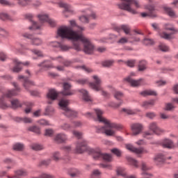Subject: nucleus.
<instances>
[{"label": "nucleus", "instance_id": "8", "mask_svg": "<svg viewBox=\"0 0 178 178\" xmlns=\"http://www.w3.org/2000/svg\"><path fill=\"white\" fill-rule=\"evenodd\" d=\"M58 105L63 111V113L65 116H67V118H76L77 113L67 107L69 105V100L61 99L58 102Z\"/></svg>", "mask_w": 178, "mask_h": 178}, {"label": "nucleus", "instance_id": "61", "mask_svg": "<svg viewBox=\"0 0 178 178\" xmlns=\"http://www.w3.org/2000/svg\"><path fill=\"white\" fill-rule=\"evenodd\" d=\"M156 114L154 112H148L146 113V118H147L148 119H154V118H156Z\"/></svg>", "mask_w": 178, "mask_h": 178}, {"label": "nucleus", "instance_id": "26", "mask_svg": "<svg viewBox=\"0 0 178 178\" xmlns=\"http://www.w3.org/2000/svg\"><path fill=\"white\" fill-rule=\"evenodd\" d=\"M115 30L117 33H120L123 30L125 34H129L130 33V26L129 25H121L120 26L115 27Z\"/></svg>", "mask_w": 178, "mask_h": 178}, {"label": "nucleus", "instance_id": "23", "mask_svg": "<svg viewBox=\"0 0 178 178\" xmlns=\"http://www.w3.org/2000/svg\"><path fill=\"white\" fill-rule=\"evenodd\" d=\"M58 6H60V8H64L65 10H64V14L66 15V13H74V10H73V8H72L70 6V5L67 4V3H65L63 2H60L58 3Z\"/></svg>", "mask_w": 178, "mask_h": 178}, {"label": "nucleus", "instance_id": "21", "mask_svg": "<svg viewBox=\"0 0 178 178\" xmlns=\"http://www.w3.org/2000/svg\"><path fill=\"white\" fill-rule=\"evenodd\" d=\"M47 98L49 99L48 104H52V102L58 98V92L55 89L50 90L47 93Z\"/></svg>", "mask_w": 178, "mask_h": 178}, {"label": "nucleus", "instance_id": "1", "mask_svg": "<svg viewBox=\"0 0 178 178\" xmlns=\"http://www.w3.org/2000/svg\"><path fill=\"white\" fill-rule=\"evenodd\" d=\"M78 27V31H73L69 27L64 26L58 30V34L61 38H67L72 41V47L75 51H81V43L83 44V51L85 54L91 55L95 49V47L91 42L90 38L86 37L80 31H84L83 27Z\"/></svg>", "mask_w": 178, "mask_h": 178}, {"label": "nucleus", "instance_id": "44", "mask_svg": "<svg viewBox=\"0 0 178 178\" xmlns=\"http://www.w3.org/2000/svg\"><path fill=\"white\" fill-rule=\"evenodd\" d=\"M17 122H24V123H31L33 122V120L30 118H16Z\"/></svg>", "mask_w": 178, "mask_h": 178}, {"label": "nucleus", "instance_id": "49", "mask_svg": "<svg viewBox=\"0 0 178 178\" xmlns=\"http://www.w3.org/2000/svg\"><path fill=\"white\" fill-rule=\"evenodd\" d=\"M69 175L71 176V177H76V176L80 175V171L77 169H72V171L69 172Z\"/></svg>", "mask_w": 178, "mask_h": 178}, {"label": "nucleus", "instance_id": "43", "mask_svg": "<svg viewBox=\"0 0 178 178\" xmlns=\"http://www.w3.org/2000/svg\"><path fill=\"white\" fill-rule=\"evenodd\" d=\"M13 149H15V151H23L24 148V145L22 143H15L13 145Z\"/></svg>", "mask_w": 178, "mask_h": 178}, {"label": "nucleus", "instance_id": "47", "mask_svg": "<svg viewBox=\"0 0 178 178\" xmlns=\"http://www.w3.org/2000/svg\"><path fill=\"white\" fill-rule=\"evenodd\" d=\"M0 19L1 20H12L10 16L8 15L6 13H0Z\"/></svg>", "mask_w": 178, "mask_h": 178}, {"label": "nucleus", "instance_id": "17", "mask_svg": "<svg viewBox=\"0 0 178 178\" xmlns=\"http://www.w3.org/2000/svg\"><path fill=\"white\" fill-rule=\"evenodd\" d=\"M133 136H138L143 131V124L140 123L132 124L131 126Z\"/></svg>", "mask_w": 178, "mask_h": 178}, {"label": "nucleus", "instance_id": "37", "mask_svg": "<svg viewBox=\"0 0 178 178\" xmlns=\"http://www.w3.org/2000/svg\"><path fill=\"white\" fill-rule=\"evenodd\" d=\"M70 24L71 26H64L60 27V28L58 29L57 34H58V35L59 37H62V36H60V34H59V29H62L63 27H68L69 29H71L72 30H73V29H72V27H77V24L76 23V21H75L74 19L70 20Z\"/></svg>", "mask_w": 178, "mask_h": 178}, {"label": "nucleus", "instance_id": "38", "mask_svg": "<svg viewBox=\"0 0 178 178\" xmlns=\"http://www.w3.org/2000/svg\"><path fill=\"white\" fill-rule=\"evenodd\" d=\"M113 63H115V61L113 60H108L103 61L102 63L103 67H111V66H113Z\"/></svg>", "mask_w": 178, "mask_h": 178}, {"label": "nucleus", "instance_id": "62", "mask_svg": "<svg viewBox=\"0 0 178 178\" xmlns=\"http://www.w3.org/2000/svg\"><path fill=\"white\" fill-rule=\"evenodd\" d=\"M26 108L25 109V113H30L31 112V106H33V103L29 102L26 104Z\"/></svg>", "mask_w": 178, "mask_h": 178}, {"label": "nucleus", "instance_id": "29", "mask_svg": "<svg viewBox=\"0 0 178 178\" xmlns=\"http://www.w3.org/2000/svg\"><path fill=\"white\" fill-rule=\"evenodd\" d=\"M165 161H166V159H165V156L162 154H158L154 158V162L157 165H162V163H165Z\"/></svg>", "mask_w": 178, "mask_h": 178}, {"label": "nucleus", "instance_id": "4", "mask_svg": "<svg viewBox=\"0 0 178 178\" xmlns=\"http://www.w3.org/2000/svg\"><path fill=\"white\" fill-rule=\"evenodd\" d=\"M13 86L15 87V90H8L0 98V108L1 109H7V108H13V109L22 108V103L17 99H14L10 102L6 101V98H12V97H15L17 94V91H20V88L17 83L13 82Z\"/></svg>", "mask_w": 178, "mask_h": 178}, {"label": "nucleus", "instance_id": "30", "mask_svg": "<svg viewBox=\"0 0 178 178\" xmlns=\"http://www.w3.org/2000/svg\"><path fill=\"white\" fill-rule=\"evenodd\" d=\"M40 67H46V69H54L55 66L48 60H44L42 63L38 65Z\"/></svg>", "mask_w": 178, "mask_h": 178}, {"label": "nucleus", "instance_id": "34", "mask_svg": "<svg viewBox=\"0 0 178 178\" xmlns=\"http://www.w3.org/2000/svg\"><path fill=\"white\" fill-rule=\"evenodd\" d=\"M154 105H155V100H149L147 102H144L142 104V106H143V108H145L146 109H148L149 106H154Z\"/></svg>", "mask_w": 178, "mask_h": 178}, {"label": "nucleus", "instance_id": "50", "mask_svg": "<svg viewBox=\"0 0 178 178\" xmlns=\"http://www.w3.org/2000/svg\"><path fill=\"white\" fill-rule=\"evenodd\" d=\"M159 48L163 52H168V51H169V47H168L166 44L163 43L160 44Z\"/></svg>", "mask_w": 178, "mask_h": 178}, {"label": "nucleus", "instance_id": "52", "mask_svg": "<svg viewBox=\"0 0 178 178\" xmlns=\"http://www.w3.org/2000/svg\"><path fill=\"white\" fill-rule=\"evenodd\" d=\"M101 175V172H99V170H95L91 176L90 178H99V175Z\"/></svg>", "mask_w": 178, "mask_h": 178}, {"label": "nucleus", "instance_id": "46", "mask_svg": "<svg viewBox=\"0 0 178 178\" xmlns=\"http://www.w3.org/2000/svg\"><path fill=\"white\" fill-rule=\"evenodd\" d=\"M18 5L20 6H27L30 5L31 0H17Z\"/></svg>", "mask_w": 178, "mask_h": 178}, {"label": "nucleus", "instance_id": "63", "mask_svg": "<svg viewBox=\"0 0 178 178\" xmlns=\"http://www.w3.org/2000/svg\"><path fill=\"white\" fill-rule=\"evenodd\" d=\"M127 42H129V39H127V38H121L118 41V44H127Z\"/></svg>", "mask_w": 178, "mask_h": 178}, {"label": "nucleus", "instance_id": "6", "mask_svg": "<svg viewBox=\"0 0 178 178\" xmlns=\"http://www.w3.org/2000/svg\"><path fill=\"white\" fill-rule=\"evenodd\" d=\"M148 129L149 131H147L143 134V137L147 140H151L154 134L159 135L161 134V133H163V129L159 128V127H158V123L155 122H150L149 124Z\"/></svg>", "mask_w": 178, "mask_h": 178}, {"label": "nucleus", "instance_id": "28", "mask_svg": "<svg viewBox=\"0 0 178 178\" xmlns=\"http://www.w3.org/2000/svg\"><path fill=\"white\" fill-rule=\"evenodd\" d=\"M164 11L170 16V17H172V19H176L178 17L177 15H176V13L169 7L164 6L163 7Z\"/></svg>", "mask_w": 178, "mask_h": 178}, {"label": "nucleus", "instance_id": "39", "mask_svg": "<svg viewBox=\"0 0 178 178\" xmlns=\"http://www.w3.org/2000/svg\"><path fill=\"white\" fill-rule=\"evenodd\" d=\"M31 148L33 149V151H41L44 149V146L37 143H33L31 145Z\"/></svg>", "mask_w": 178, "mask_h": 178}, {"label": "nucleus", "instance_id": "24", "mask_svg": "<svg viewBox=\"0 0 178 178\" xmlns=\"http://www.w3.org/2000/svg\"><path fill=\"white\" fill-rule=\"evenodd\" d=\"M90 17H92V19H97V15L95 14V13H92L90 15H82L79 17V20L82 23H88V22H90L89 20Z\"/></svg>", "mask_w": 178, "mask_h": 178}, {"label": "nucleus", "instance_id": "27", "mask_svg": "<svg viewBox=\"0 0 178 178\" xmlns=\"http://www.w3.org/2000/svg\"><path fill=\"white\" fill-rule=\"evenodd\" d=\"M149 169H151V168L149 167H148V165H147V163L142 162V163H141V170H142L141 175L142 176H151V174L148 173V170H149Z\"/></svg>", "mask_w": 178, "mask_h": 178}, {"label": "nucleus", "instance_id": "64", "mask_svg": "<svg viewBox=\"0 0 178 178\" xmlns=\"http://www.w3.org/2000/svg\"><path fill=\"white\" fill-rule=\"evenodd\" d=\"M111 152H113V154H115V155H117L118 156H120V155H122V152L118 148H114L111 149Z\"/></svg>", "mask_w": 178, "mask_h": 178}, {"label": "nucleus", "instance_id": "60", "mask_svg": "<svg viewBox=\"0 0 178 178\" xmlns=\"http://www.w3.org/2000/svg\"><path fill=\"white\" fill-rule=\"evenodd\" d=\"M143 44L145 45H152V44H154V40H152V39L145 38L143 40Z\"/></svg>", "mask_w": 178, "mask_h": 178}, {"label": "nucleus", "instance_id": "16", "mask_svg": "<svg viewBox=\"0 0 178 178\" xmlns=\"http://www.w3.org/2000/svg\"><path fill=\"white\" fill-rule=\"evenodd\" d=\"M63 90L61 92V94L63 95L67 96V95H74V94H76V90H72V85L70 83L65 82L63 84Z\"/></svg>", "mask_w": 178, "mask_h": 178}, {"label": "nucleus", "instance_id": "25", "mask_svg": "<svg viewBox=\"0 0 178 178\" xmlns=\"http://www.w3.org/2000/svg\"><path fill=\"white\" fill-rule=\"evenodd\" d=\"M163 148H168L169 149L175 148V144L170 139H164L161 143Z\"/></svg>", "mask_w": 178, "mask_h": 178}, {"label": "nucleus", "instance_id": "41", "mask_svg": "<svg viewBox=\"0 0 178 178\" xmlns=\"http://www.w3.org/2000/svg\"><path fill=\"white\" fill-rule=\"evenodd\" d=\"M127 161L130 165H132V166H134V168H138V161L137 160L131 158V157H127Z\"/></svg>", "mask_w": 178, "mask_h": 178}, {"label": "nucleus", "instance_id": "31", "mask_svg": "<svg viewBox=\"0 0 178 178\" xmlns=\"http://www.w3.org/2000/svg\"><path fill=\"white\" fill-rule=\"evenodd\" d=\"M140 95H143V97H147L148 95H153L154 97H156L158 94L156 93V91L152 90H143L140 92Z\"/></svg>", "mask_w": 178, "mask_h": 178}, {"label": "nucleus", "instance_id": "36", "mask_svg": "<svg viewBox=\"0 0 178 178\" xmlns=\"http://www.w3.org/2000/svg\"><path fill=\"white\" fill-rule=\"evenodd\" d=\"M52 159L56 162H59V161H62V159H63V158L60 156V153L59 152L53 153Z\"/></svg>", "mask_w": 178, "mask_h": 178}, {"label": "nucleus", "instance_id": "3", "mask_svg": "<svg viewBox=\"0 0 178 178\" xmlns=\"http://www.w3.org/2000/svg\"><path fill=\"white\" fill-rule=\"evenodd\" d=\"M75 151L76 154H83V152L88 151L90 155H92L95 161H106V162H111L112 161V156L110 154H103L88 147V143L84 140L76 144Z\"/></svg>", "mask_w": 178, "mask_h": 178}, {"label": "nucleus", "instance_id": "59", "mask_svg": "<svg viewBox=\"0 0 178 178\" xmlns=\"http://www.w3.org/2000/svg\"><path fill=\"white\" fill-rule=\"evenodd\" d=\"M145 8L147 9V10H149V12H150L149 16H155L154 15H152V12H154L155 10V7H154V6H146Z\"/></svg>", "mask_w": 178, "mask_h": 178}, {"label": "nucleus", "instance_id": "55", "mask_svg": "<svg viewBox=\"0 0 178 178\" xmlns=\"http://www.w3.org/2000/svg\"><path fill=\"white\" fill-rule=\"evenodd\" d=\"M176 108L172 103H168L165 104V111H173Z\"/></svg>", "mask_w": 178, "mask_h": 178}, {"label": "nucleus", "instance_id": "14", "mask_svg": "<svg viewBox=\"0 0 178 178\" xmlns=\"http://www.w3.org/2000/svg\"><path fill=\"white\" fill-rule=\"evenodd\" d=\"M127 149L129 151H131V152H134L135 154H137V155H140V154H147L148 152L144 147H135L131 144H127L125 145Z\"/></svg>", "mask_w": 178, "mask_h": 178}, {"label": "nucleus", "instance_id": "5", "mask_svg": "<svg viewBox=\"0 0 178 178\" xmlns=\"http://www.w3.org/2000/svg\"><path fill=\"white\" fill-rule=\"evenodd\" d=\"M122 1H123V3L118 4L119 9L127 10V12H129V13H132V15H136L137 13V11L133 9V8H131V5H134L136 9H138V8H141V6L140 5V1H138V0H122Z\"/></svg>", "mask_w": 178, "mask_h": 178}, {"label": "nucleus", "instance_id": "53", "mask_svg": "<svg viewBox=\"0 0 178 178\" xmlns=\"http://www.w3.org/2000/svg\"><path fill=\"white\" fill-rule=\"evenodd\" d=\"M72 134L78 139H80L83 137V133L76 130L72 131Z\"/></svg>", "mask_w": 178, "mask_h": 178}, {"label": "nucleus", "instance_id": "18", "mask_svg": "<svg viewBox=\"0 0 178 178\" xmlns=\"http://www.w3.org/2000/svg\"><path fill=\"white\" fill-rule=\"evenodd\" d=\"M124 97V95L123 94V92L120 91H115L114 92V97L115 99L120 100V102H119L118 104H115L113 106L114 108H119V106H122V105L123 104V100H122V98H123Z\"/></svg>", "mask_w": 178, "mask_h": 178}, {"label": "nucleus", "instance_id": "42", "mask_svg": "<svg viewBox=\"0 0 178 178\" xmlns=\"http://www.w3.org/2000/svg\"><path fill=\"white\" fill-rule=\"evenodd\" d=\"M1 5H5L6 6H10V8H13L15 6V3L10 2L8 0H0Z\"/></svg>", "mask_w": 178, "mask_h": 178}, {"label": "nucleus", "instance_id": "35", "mask_svg": "<svg viewBox=\"0 0 178 178\" xmlns=\"http://www.w3.org/2000/svg\"><path fill=\"white\" fill-rule=\"evenodd\" d=\"M59 127L60 129H61V130H64L65 131H70L72 129V125L68 123H64L61 124Z\"/></svg>", "mask_w": 178, "mask_h": 178}, {"label": "nucleus", "instance_id": "22", "mask_svg": "<svg viewBox=\"0 0 178 178\" xmlns=\"http://www.w3.org/2000/svg\"><path fill=\"white\" fill-rule=\"evenodd\" d=\"M14 173H15L14 176L13 177L8 176V178H20L23 176H27V175L29 174L27 170L25 169H19V170H15Z\"/></svg>", "mask_w": 178, "mask_h": 178}, {"label": "nucleus", "instance_id": "13", "mask_svg": "<svg viewBox=\"0 0 178 178\" xmlns=\"http://www.w3.org/2000/svg\"><path fill=\"white\" fill-rule=\"evenodd\" d=\"M38 17L41 23H45L46 22L51 26V27H55V26H56V22L54 19L49 18L47 14L38 15Z\"/></svg>", "mask_w": 178, "mask_h": 178}, {"label": "nucleus", "instance_id": "57", "mask_svg": "<svg viewBox=\"0 0 178 178\" xmlns=\"http://www.w3.org/2000/svg\"><path fill=\"white\" fill-rule=\"evenodd\" d=\"M0 35L1 37H8L9 36V32L6 31L5 29L0 28Z\"/></svg>", "mask_w": 178, "mask_h": 178}, {"label": "nucleus", "instance_id": "10", "mask_svg": "<svg viewBox=\"0 0 178 178\" xmlns=\"http://www.w3.org/2000/svg\"><path fill=\"white\" fill-rule=\"evenodd\" d=\"M13 63L15 65L14 67L13 68V72L14 73H19V72H22V69L23 66H30V63L29 61H26V62H20L17 58H14L13 59Z\"/></svg>", "mask_w": 178, "mask_h": 178}, {"label": "nucleus", "instance_id": "45", "mask_svg": "<svg viewBox=\"0 0 178 178\" xmlns=\"http://www.w3.org/2000/svg\"><path fill=\"white\" fill-rule=\"evenodd\" d=\"M117 175L118 176H122V177H126V172H124V168L122 167H118Z\"/></svg>", "mask_w": 178, "mask_h": 178}, {"label": "nucleus", "instance_id": "51", "mask_svg": "<svg viewBox=\"0 0 178 178\" xmlns=\"http://www.w3.org/2000/svg\"><path fill=\"white\" fill-rule=\"evenodd\" d=\"M124 63L129 67H134L136 65V60H129L127 61H125Z\"/></svg>", "mask_w": 178, "mask_h": 178}, {"label": "nucleus", "instance_id": "56", "mask_svg": "<svg viewBox=\"0 0 178 178\" xmlns=\"http://www.w3.org/2000/svg\"><path fill=\"white\" fill-rule=\"evenodd\" d=\"M72 49V47H70L66 44H63L62 43H60V47H59V49H60V51H69V49Z\"/></svg>", "mask_w": 178, "mask_h": 178}, {"label": "nucleus", "instance_id": "20", "mask_svg": "<svg viewBox=\"0 0 178 178\" xmlns=\"http://www.w3.org/2000/svg\"><path fill=\"white\" fill-rule=\"evenodd\" d=\"M54 141L58 143V144H62V143H65L67 141V135L66 134L60 133L55 136Z\"/></svg>", "mask_w": 178, "mask_h": 178}, {"label": "nucleus", "instance_id": "12", "mask_svg": "<svg viewBox=\"0 0 178 178\" xmlns=\"http://www.w3.org/2000/svg\"><path fill=\"white\" fill-rule=\"evenodd\" d=\"M22 37H24V38H28V40H31V43L32 45H35V47L42 45V40L40 39V38H35L31 34L25 33L22 34Z\"/></svg>", "mask_w": 178, "mask_h": 178}, {"label": "nucleus", "instance_id": "11", "mask_svg": "<svg viewBox=\"0 0 178 178\" xmlns=\"http://www.w3.org/2000/svg\"><path fill=\"white\" fill-rule=\"evenodd\" d=\"M24 17L25 19H27V20L30 21L32 24V26L29 27V30H40V29H41V27L42 26V24L34 22V15H33V14H25Z\"/></svg>", "mask_w": 178, "mask_h": 178}, {"label": "nucleus", "instance_id": "40", "mask_svg": "<svg viewBox=\"0 0 178 178\" xmlns=\"http://www.w3.org/2000/svg\"><path fill=\"white\" fill-rule=\"evenodd\" d=\"M28 130L29 131H33V133H35L36 134H41V130L37 126L29 127Z\"/></svg>", "mask_w": 178, "mask_h": 178}, {"label": "nucleus", "instance_id": "15", "mask_svg": "<svg viewBox=\"0 0 178 178\" xmlns=\"http://www.w3.org/2000/svg\"><path fill=\"white\" fill-rule=\"evenodd\" d=\"M131 76H135L134 73H131V76L124 79V81L129 83L131 87H138L141 86V82L143 81V79H140L138 80H134L131 78Z\"/></svg>", "mask_w": 178, "mask_h": 178}, {"label": "nucleus", "instance_id": "32", "mask_svg": "<svg viewBox=\"0 0 178 178\" xmlns=\"http://www.w3.org/2000/svg\"><path fill=\"white\" fill-rule=\"evenodd\" d=\"M79 92H81L83 95V99L86 101V102H90L91 101V97L90 95H88V92L84 89H81L79 90Z\"/></svg>", "mask_w": 178, "mask_h": 178}, {"label": "nucleus", "instance_id": "9", "mask_svg": "<svg viewBox=\"0 0 178 178\" xmlns=\"http://www.w3.org/2000/svg\"><path fill=\"white\" fill-rule=\"evenodd\" d=\"M164 29L172 31L170 33H167L165 32L161 33L160 37H161V38H164V40H172V38H173L172 35L178 33V29L175 28V26L172 24H165L164 25Z\"/></svg>", "mask_w": 178, "mask_h": 178}, {"label": "nucleus", "instance_id": "58", "mask_svg": "<svg viewBox=\"0 0 178 178\" xmlns=\"http://www.w3.org/2000/svg\"><path fill=\"white\" fill-rule=\"evenodd\" d=\"M44 136L47 137H51V136H54V129H47L45 130Z\"/></svg>", "mask_w": 178, "mask_h": 178}, {"label": "nucleus", "instance_id": "33", "mask_svg": "<svg viewBox=\"0 0 178 178\" xmlns=\"http://www.w3.org/2000/svg\"><path fill=\"white\" fill-rule=\"evenodd\" d=\"M138 67L139 72H144L147 69V62L145 60L139 61Z\"/></svg>", "mask_w": 178, "mask_h": 178}, {"label": "nucleus", "instance_id": "54", "mask_svg": "<svg viewBox=\"0 0 178 178\" xmlns=\"http://www.w3.org/2000/svg\"><path fill=\"white\" fill-rule=\"evenodd\" d=\"M83 126V123L80 121H74L72 122V129H76L77 127H81Z\"/></svg>", "mask_w": 178, "mask_h": 178}, {"label": "nucleus", "instance_id": "2", "mask_svg": "<svg viewBox=\"0 0 178 178\" xmlns=\"http://www.w3.org/2000/svg\"><path fill=\"white\" fill-rule=\"evenodd\" d=\"M95 112L97 115L96 120L104 123L105 125L102 127H96V132L101 133L102 134H106V136H112L116 134V130H120L123 129V126L120 124L113 122L111 120L104 118V111L99 108L95 109Z\"/></svg>", "mask_w": 178, "mask_h": 178}, {"label": "nucleus", "instance_id": "19", "mask_svg": "<svg viewBox=\"0 0 178 178\" xmlns=\"http://www.w3.org/2000/svg\"><path fill=\"white\" fill-rule=\"evenodd\" d=\"M18 79H19V80H22V81L24 83V87L26 90H29V88H30V87H31V86H34V83L32 81H30L29 79V78H27L24 76L19 75V76H18Z\"/></svg>", "mask_w": 178, "mask_h": 178}, {"label": "nucleus", "instance_id": "48", "mask_svg": "<svg viewBox=\"0 0 178 178\" xmlns=\"http://www.w3.org/2000/svg\"><path fill=\"white\" fill-rule=\"evenodd\" d=\"M121 112H123L127 115H135V113H136V111L135 110H131L130 108H122Z\"/></svg>", "mask_w": 178, "mask_h": 178}, {"label": "nucleus", "instance_id": "7", "mask_svg": "<svg viewBox=\"0 0 178 178\" xmlns=\"http://www.w3.org/2000/svg\"><path fill=\"white\" fill-rule=\"evenodd\" d=\"M93 80L95 81V83H89V87L94 90L95 91H100L102 93V95L103 97H105V98H109L111 95L108 93V92L104 90V88H102V81L101 80V78H99L97 75H94L92 76Z\"/></svg>", "mask_w": 178, "mask_h": 178}]
</instances>
